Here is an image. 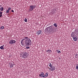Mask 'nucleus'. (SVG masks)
<instances>
[{
  "label": "nucleus",
  "instance_id": "9b49d317",
  "mask_svg": "<svg viewBox=\"0 0 78 78\" xmlns=\"http://www.w3.org/2000/svg\"><path fill=\"white\" fill-rule=\"evenodd\" d=\"M4 45H3L2 46H1L0 47V49H1V50H4Z\"/></svg>",
  "mask_w": 78,
  "mask_h": 78
},
{
  "label": "nucleus",
  "instance_id": "5701e85b",
  "mask_svg": "<svg viewBox=\"0 0 78 78\" xmlns=\"http://www.w3.org/2000/svg\"><path fill=\"white\" fill-rule=\"evenodd\" d=\"M76 69L77 70H78V65H77V66H76Z\"/></svg>",
  "mask_w": 78,
  "mask_h": 78
},
{
  "label": "nucleus",
  "instance_id": "39448f33",
  "mask_svg": "<svg viewBox=\"0 0 78 78\" xmlns=\"http://www.w3.org/2000/svg\"><path fill=\"white\" fill-rule=\"evenodd\" d=\"M16 41L13 40H11L9 41V44H12L16 43Z\"/></svg>",
  "mask_w": 78,
  "mask_h": 78
},
{
  "label": "nucleus",
  "instance_id": "6ab92c4d",
  "mask_svg": "<svg viewBox=\"0 0 78 78\" xmlns=\"http://www.w3.org/2000/svg\"><path fill=\"white\" fill-rule=\"evenodd\" d=\"M9 10H7L6 11V13H8L9 12Z\"/></svg>",
  "mask_w": 78,
  "mask_h": 78
},
{
  "label": "nucleus",
  "instance_id": "f03ea898",
  "mask_svg": "<svg viewBox=\"0 0 78 78\" xmlns=\"http://www.w3.org/2000/svg\"><path fill=\"white\" fill-rule=\"evenodd\" d=\"M56 29L54 26L52 25L46 28V30L47 32L52 34L55 32H56Z\"/></svg>",
  "mask_w": 78,
  "mask_h": 78
},
{
  "label": "nucleus",
  "instance_id": "20e7f679",
  "mask_svg": "<svg viewBox=\"0 0 78 78\" xmlns=\"http://www.w3.org/2000/svg\"><path fill=\"white\" fill-rule=\"evenodd\" d=\"M35 6H36V5H32L30 6L29 9V12H31V11H32L33 9H34V8H35Z\"/></svg>",
  "mask_w": 78,
  "mask_h": 78
},
{
  "label": "nucleus",
  "instance_id": "1a4fd4ad",
  "mask_svg": "<svg viewBox=\"0 0 78 78\" xmlns=\"http://www.w3.org/2000/svg\"><path fill=\"white\" fill-rule=\"evenodd\" d=\"M50 68H51V69H51V71H53L55 70V69H56L55 67L53 66L51 67H50Z\"/></svg>",
  "mask_w": 78,
  "mask_h": 78
},
{
  "label": "nucleus",
  "instance_id": "cd10ccee",
  "mask_svg": "<svg viewBox=\"0 0 78 78\" xmlns=\"http://www.w3.org/2000/svg\"><path fill=\"white\" fill-rule=\"evenodd\" d=\"M49 51H51V50H49Z\"/></svg>",
  "mask_w": 78,
  "mask_h": 78
},
{
  "label": "nucleus",
  "instance_id": "a878e982",
  "mask_svg": "<svg viewBox=\"0 0 78 78\" xmlns=\"http://www.w3.org/2000/svg\"><path fill=\"white\" fill-rule=\"evenodd\" d=\"M2 15L0 14V17H2Z\"/></svg>",
  "mask_w": 78,
  "mask_h": 78
},
{
  "label": "nucleus",
  "instance_id": "bb28decb",
  "mask_svg": "<svg viewBox=\"0 0 78 78\" xmlns=\"http://www.w3.org/2000/svg\"><path fill=\"white\" fill-rule=\"evenodd\" d=\"M12 12H14V11L13 10H12Z\"/></svg>",
  "mask_w": 78,
  "mask_h": 78
},
{
  "label": "nucleus",
  "instance_id": "0eeeda50",
  "mask_svg": "<svg viewBox=\"0 0 78 78\" xmlns=\"http://www.w3.org/2000/svg\"><path fill=\"white\" fill-rule=\"evenodd\" d=\"M14 63L13 62H11L9 64V66L10 67V68H12V67H13V66H14Z\"/></svg>",
  "mask_w": 78,
  "mask_h": 78
},
{
  "label": "nucleus",
  "instance_id": "412c9836",
  "mask_svg": "<svg viewBox=\"0 0 78 78\" xmlns=\"http://www.w3.org/2000/svg\"><path fill=\"white\" fill-rule=\"evenodd\" d=\"M26 48V49H28L30 48V47H29V46H27Z\"/></svg>",
  "mask_w": 78,
  "mask_h": 78
},
{
  "label": "nucleus",
  "instance_id": "6e6552de",
  "mask_svg": "<svg viewBox=\"0 0 78 78\" xmlns=\"http://www.w3.org/2000/svg\"><path fill=\"white\" fill-rule=\"evenodd\" d=\"M42 30H39L37 32V35H39V34H41L42 33Z\"/></svg>",
  "mask_w": 78,
  "mask_h": 78
},
{
  "label": "nucleus",
  "instance_id": "2eb2a0df",
  "mask_svg": "<svg viewBox=\"0 0 78 78\" xmlns=\"http://www.w3.org/2000/svg\"><path fill=\"white\" fill-rule=\"evenodd\" d=\"M48 66H49V67H53V66H52V65H51V63H49L48 64Z\"/></svg>",
  "mask_w": 78,
  "mask_h": 78
},
{
  "label": "nucleus",
  "instance_id": "423d86ee",
  "mask_svg": "<svg viewBox=\"0 0 78 78\" xmlns=\"http://www.w3.org/2000/svg\"><path fill=\"white\" fill-rule=\"evenodd\" d=\"M39 76L40 77H42V78H45L44 73L43 72H41L40 74H39Z\"/></svg>",
  "mask_w": 78,
  "mask_h": 78
},
{
  "label": "nucleus",
  "instance_id": "393cba45",
  "mask_svg": "<svg viewBox=\"0 0 78 78\" xmlns=\"http://www.w3.org/2000/svg\"><path fill=\"white\" fill-rule=\"evenodd\" d=\"M48 51H50V50H47V52H48Z\"/></svg>",
  "mask_w": 78,
  "mask_h": 78
},
{
  "label": "nucleus",
  "instance_id": "f8f14e48",
  "mask_svg": "<svg viewBox=\"0 0 78 78\" xmlns=\"http://www.w3.org/2000/svg\"><path fill=\"white\" fill-rule=\"evenodd\" d=\"M73 39L74 41H77L78 39L76 37H73Z\"/></svg>",
  "mask_w": 78,
  "mask_h": 78
},
{
  "label": "nucleus",
  "instance_id": "b1692460",
  "mask_svg": "<svg viewBox=\"0 0 78 78\" xmlns=\"http://www.w3.org/2000/svg\"><path fill=\"white\" fill-rule=\"evenodd\" d=\"M2 14H3V12H0V14L2 15Z\"/></svg>",
  "mask_w": 78,
  "mask_h": 78
},
{
  "label": "nucleus",
  "instance_id": "a211bd4d",
  "mask_svg": "<svg viewBox=\"0 0 78 78\" xmlns=\"http://www.w3.org/2000/svg\"><path fill=\"white\" fill-rule=\"evenodd\" d=\"M24 21L26 22H27V18L24 19Z\"/></svg>",
  "mask_w": 78,
  "mask_h": 78
},
{
  "label": "nucleus",
  "instance_id": "4468645a",
  "mask_svg": "<svg viewBox=\"0 0 78 78\" xmlns=\"http://www.w3.org/2000/svg\"><path fill=\"white\" fill-rule=\"evenodd\" d=\"M54 26L55 27H58V25L57 23H55L53 24Z\"/></svg>",
  "mask_w": 78,
  "mask_h": 78
},
{
  "label": "nucleus",
  "instance_id": "aec40b11",
  "mask_svg": "<svg viewBox=\"0 0 78 78\" xmlns=\"http://www.w3.org/2000/svg\"><path fill=\"white\" fill-rule=\"evenodd\" d=\"M76 34L78 35V29L76 31Z\"/></svg>",
  "mask_w": 78,
  "mask_h": 78
},
{
  "label": "nucleus",
  "instance_id": "f257e3e1",
  "mask_svg": "<svg viewBox=\"0 0 78 78\" xmlns=\"http://www.w3.org/2000/svg\"><path fill=\"white\" fill-rule=\"evenodd\" d=\"M28 37H24L21 40V44L23 46L26 44V46H30L31 44V41L30 38H28Z\"/></svg>",
  "mask_w": 78,
  "mask_h": 78
},
{
  "label": "nucleus",
  "instance_id": "dca6fc26",
  "mask_svg": "<svg viewBox=\"0 0 78 78\" xmlns=\"http://www.w3.org/2000/svg\"><path fill=\"white\" fill-rule=\"evenodd\" d=\"M4 28V27H3V26H2L1 27L0 29L1 30H3Z\"/></svg>",
  "mask_w": 78,
  "mask_h": 78
},
{
  "label": "nucleus",
  "instance_id": "4be33fe9",
  "mask_svg": "<svg viewBox=\"0 0 78 78\" xmlns=\"http://www.w3.org/2000/svg\"><path fill=\"white\" fill-rule=\"evenodd\" d=\"M11 7H9L8 8V10L9 11V10H11Z\"/></svg>",
  "mask_w": 78,
  "mask_h": 78
},
{
  "label": "nucleus",
  "instance_id": "7ed1b4c3",
  "mask_svg": "<svg viewBox=\"0 0 78 78\" xmlns=\"http://www.w3.org/2000/svg\"><path fill=\"white\" fill-rule=\"evenodd\" d=\"M28 56H29V54L28 52L23 53L21 55V56L22 58H26Z\"/></svg>",
  "mask_w": 78,
  "mask_h": 78
},
{
  "label": "nucleus",
  "instance_id": "ddd939ff",
  "mask_svg": "<svg viewBox=\"0 0 78 78\" xmlns=\"http://www.w3.org/2000/svg\"><path fill=\"white\" fill-rule=\"evenodd\" d=\"M71 36L73 37H74L75 36V34H74V32H73V33L71 35Z\"/></svg>",
  "mask_w": 78,
  "mask_h": 78
},
{
  "label": "nucleus",
  "instance_id": "9d476101",
  "mask_svg": "<svg viewBox=\"0 0 78 78\" xmlns=\"http://www.w3.org/2000/svg\"><path fill=\"white\" fill-rule=\"evenodd\" d=\"M44 75V78H47V77H48V73H46Z\"/></svg>",
  "mask_w": 78,
  "mask_h": 78
},
{
  "label": "nucleus",
  "instance_id": "f3484780",
  "mask_svg": "<svg viewBox=\"0 0 78 78\" xmlns=\"http://www.w3.org/2000/svg\"><path fill=\"white\" fill-rule=\"evenodd\" d=\"M57 53H61V51H59V50H57Z\"/></svg>",
  "mask_w": 78,
  "mask_h": 78
}]
</instances>
